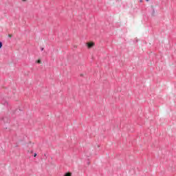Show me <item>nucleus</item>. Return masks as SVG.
I'll use <instances>...</instances> for the list:
<instances>
[{"label": "nucleus", "mask_w": 176, "mask_h": 176, "mask_svg": "<svg viewBox=\"0 0 176 176\" xmlns=\"http://www.w3.org/2000/svg\"><path fill=\"white\" fill-rule=\"evenodd\" d=\"M95 43L93 42H89L87 43V46L88 49H91V47H93L94 46Z\"/></svg>", "instance_id": "f257e3e1"}, {"label": "nucleus", "mask_w": 176, "mask_h": 176, "mask_svg": "<svg viewBox=\"0 0 176 176\" xmlns=\"http://www.w3.org/2000/svg\"><path fill=\"white\" fill-rule=\"evenodd\" d=\"M72 174L71 173H65L64 176H72Z\"/></svg>", "instance_id": "f03ea898"}, {"label": "nucleus", "mask_w": 176, "mask_h": 176, "mask_svg": "<svg viewBox=\"0 0 176 176\" xmlns=\"http://www.w3.org/2000/svg\"><path fill=\"white\" fill-rule=\"evenodd\" d=\"M0 49H2V42L0 41Z\"/></svg>", "instance_id": "7ed1b4c3"}, {"label": "nucleus", "mask_w": 176, "mask_h": 176, "mask_svg": "<svg viewBox=\"0 0 176 176\" xmlns=\"http://www.w3.org/2000/svg\"><path fill=\"white\" fill-rule=\"evenodd\" d=\"M37 63H38V64H41V60H38Z\"/></svg>", "instance_id": "20e7f679"}, {"label": "nucleus", "mask_w": 176, "mask_h": 176, "mask_svg": "<svg viewBox=\"0 0 176 176\" xmlns=\"http://www.w3.org/2000/svg\"><path fill=\"white\" fill-rule=\"evenodd\" d=\"M9 38H12V34H8Z\"/></svg>", "instance_id": "39448f33"}, {"label": "nucleus", "mask_w": 176, "mask_h": 176, "mask_svg": "<svg viewBox=\"0 0 176 176\" xmlns=\"http://www.w3.org/2000/svg\"><path fill=\"white\" fill-rule=\"evenodd\" d=\"M34 157H36V153H34Z\"/></svg>", "instance_id": "423d86ee"}, {"label": "nucleus", "mask_w": 176, "mask_h": 176, "mask_svg": "<svg viewBox=\"0 0 176 176\" xmlns=\"http://www.w3.org/2000/svg\"><path fill=\"white\" fill-rule=\"evenodd\" d=\"M147 2L149 1V0H146Z\"/></svg>", "instance_id": "0eeeda50"}, {"label": "nucleus", "mask_w": 176, "mask_h": 176, "mask_svg": "<svg viewBox=\"0 0 176 176\" xmlns=\"http://www.w3.org/2000/svg\"><path fill=\"white\" fill-rule=\"evenodd\" d=\"M41 50L43 51V48H41Z\"/></svg>", "instance_id": "6e6552de"}, {"label": "nucleus", "mask_w": 176, "mask_h": 176, "mask_svg": "<svg viewBox=\"0 0 176 176\" xmlns=\"http://www.w3.org/2000/svg\"><path fill=\"white\" fill-rule=\"evenodd\" d=\"M23 1H25V0H23Z\"/></svg>", "instance_id": "1a4fd4ad"}]
</instances>
